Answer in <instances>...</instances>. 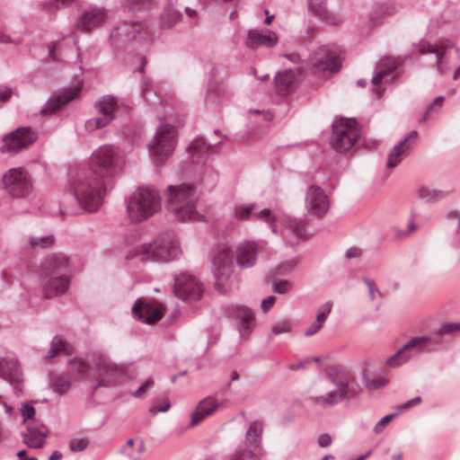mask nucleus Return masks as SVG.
Wrapping results in <instances>:
<instances>
[{
	"instance_id": "obj_1",
	"label": "nucleus",
	"mask_w": 460,
	"mask_h": 460,
	"mask_svg": "<svg viewBox=\"0 0 460 460\" xmlns=\"http://www.w3.org/2000/svg\"><path fill=\"white\" fill-rule=\"evenodd\" d=\"M124 163L123 152L114 145H102L93 152L87 168L71 184L73 195L84 210L92 213L100 208L108 185Z\"/></svg>"
},
{
	"instance_id": "obj_2",
	"label": "nucleus",
	"mask_w": 460,
	"mask_h": 460,
	"mask_svg": "<svg viewBox=\"0 0 460 460\" xmlns=\"http://www.w3.org/2000/svg\"><path fill=\"white\" fill-rule=\"evenodd\" d=\"M318 389L323 393L309 397L312 405L329 409L343 401L357 398L362 388L355 377L339 365L325 369V378L318 384Z\"/></svg>"
},
{
	"instance_id": "obj_3",
	"label": "nucleus",
	"mask_w": 460,
	"mask_h": 460,
	"mask_svg": "<svg viewBox=\"0 0 460 460\" xmlns=\"http://www.w3.org/2000/svg\"><path fill=\"white\" fill-rule=\"evenodd\" d=\"M459 332L460 323L445 322L429 334L411 338L398 351L386 359V364L392 367H398L421 354L447 349L450 341L445 336L453 335Z\"/></svg>"
},
{
	"instance_id": "obj_4",
	"label": "nucleus",
	"mask_w": 460,
	"mask_h": 460,
	"mask_svg": "<svg viewBox=\"0 0 460 460\" xmlns=\"http://www.w3.org/2000/svg\"><path fill=\"white\" fill-rule=\"evenodd\" d=\"M180 255V244L174 234L163 233L152 243L136 246L126 258L127 260L137 258L142 262L166 263L177 260Z\"/></svg>"
},
{
	"instance_id": "obj_5",
	"label": "nucleus",
	"mask_w": 460,
	"mask_h": 460,
	"mask_svg": "<svg viewBox=\"0 0 460 460\" xmlns=\"http://www.w3.org/2000/svg\"><path fill=\"white\" fill-rule=\"evenodd\" d=\"M69 262L62 254L49 256L41 264L40 274L44 279L42 294L52 298L64 294L70 286Z\"/></svg>"
},
{
	"instance_id": "obj_6",
	"label": "nucleus",
	"mask_w": 460,
	"mask_h": 460,
	"mask_svg": "<svg viewBox=\"0 0 460 460\" xmlns=\"http://www.w3.org/2000/svg\"><path fill=\"white\" fill-rule=\"evenodd\" d=\"M162 208L158 190L150 186L138 187L128 198L127 214L132 223L143 222Z\"/></svg>"
},
{
	"instance_id": "obj_7",
	"label": "nucleus",
	"mask_w": 460,
	"mask_h": 460,
	"mask_svg": "<svg viewBox=\"0 0 460 460\" xmlns=\"http://www.w3.org/2000/svg\"><path fill=\"white\" fill-rule=\"evenodd\" d=\"M178 139L176 128L165 121L158 126L153 142L148 145V153L153 162L163 164L173 153Z\"/></svg>"
},
{
	"instance_id": "obj_8",
	"label": "nucleus",
	"mask_w": 460,
	"mask_h": 460,
	"mask_svg": "<svg viewBox=\"0 0 460 460\" xmlns=\"http://www.w3.org/2000/svg\"><path fill=\"white\" fill-rule=\"evenodd\" d=\"M332 138L331 145L338 153L350 150L360 138V130L354 118H339L332 123Z\"/></svg>"
},
{
	"instance_id": "obj_9",
	"label": "nucleus",
	"mask_w": 460,
	"mask_h": 460,
	"mask_svg": "<svg viewBox=\"0 0 460 460\" xmlns=\"http://www.w3.org/2000/svg\"><path fill=\"white\" fill-rule=\"evenodd\" d=\"M2 185L5 192L13 199H25L33 190L31 173L23 167H13L2 176Z\"/></svg>"
},
{
	"instance_id": "obj_10",
	"label": "nucleus",
	"mask_w": 460,
	"mask_h": 460,
	"mask_svg": "<svg viewBox=\"0 0 460 460\" xmlns=\"http://www.w3.org/2000/svg\"><path fill=\"white\" fill-rule=\"evenodd\" d=\"M148 37L146 22H125L115 27L111 33V40L116 48H120L133 40H144Z\"/></svg>"
},
{
	"instance_id": "obj_11",
	"label": "nucleus",
	"mask_w": 460,
	"mask_h": 460,
	"mask_svg": "<svg viewBox=\"0 0 460 460\" xmlns=\"http://www.w3.org/2000/svg\"><path fill=\"white\" fill-rule=\"evenodd\" d=\"M37 138L30 128H19L3 138L0 152L14 155L28 148Z\"/></svg>"
},
{
	"instance_id": "obj_12",
	"label": "nucleus",
	"mask_w": 460,
	"mask_h": 460,
	"mask_svg": "<svg viewBox=\"0 0 460 460\" xmlns=\"http://www.w3.org/2000/svg\"><path fill=\"white\" fill-rule=\"evenodd\" d=\"M96 372H98L101 380L95 385V389L100 386H113L128 378V368L126 367L111 363L103 357H98Z\"/></svg>"
},
{
	"instance_id": "obj_13",
	"label": "nucleus",
	"mask_w": 460,
	"mask_h": 460,
	"mask_svg": "<svg viewBox=\"0 0 460 460\" xmlns=\"http://www.w3.org/2000/svg\"><path fill=\"white\" fill-rule=\"evenodd\" d=\"M311 62L314 68L330 73H336L341 66L337 56L336 46L333 44L319 47L311 56Z\"/></svg>"
},
{
	"instance_id": "obj_14",
	"label": "nucleus",
	"mask_w": 460,
	"mask_h": 460,
	"mask_svg": "<svg viewBox=\"0 0 460 460\" xmlns=\"http://www.w3.org/2000/svg\"><path fill=\"white\" fill-rule=\"evenodd\" d=\"M174 293L181 300L191 302L200 299L202 288L195 277L184 272L174 279Z\"/></svg>"
},
{
	"instance_id": "obj_15",
	"label": "nucleus",
	"mask_w": 460,
	"mask_h": 460,
	"mask_svg": "<svg viewBox=\"0 0 460 460\" xmlns=\"http://www.w3.org/2000/svg\"><path fill=\"white\" fill-rule=\"evenodd\" d=\"M0 377L7 381L13 387L15 393L22 391V373L17 358L13 355L0 357Z\"/></svg>"
},
{
	"instance_id": "obj_16",
	"label": "nucleus",
	"mask_w": 460,
	"mask_h": 460,
	"mask_svg": "<svg viewBox=\"0 0 460 460\" xmlns=\"http://www.w3.org/2000/svg\"><path fill=\"white\" fill-rule=\"evenodd\" d=\"M234 269V260L231 249L226 245H219L213 259V275L217 280L228 279Z\"/></svg>"
},
{
	"instance_id": "obj_17",
	"label": "nucleus",
	"mask_w": 460,
	"mask_h": 460,
	"mask_svg": "<svg viewBox=\"0 0 460 460\" xmlns=\"http://www.w3.org/2000/svg\"><path fill=\"white\" fill-rule=\"evenodd\" d=\"M305 206L309 213L322 217L328 211L330 202L321 187L310 185L305 193Z\"/></svg>"
},
{
	"instance_id": "obj_18",
	"label": "nucleus",
	"mask_w": 460,
	"mask_h": 460,
	"mask_svg": "<svg viewBox=\"0 0 460 460\" xmlns=\"http://www.w3.org/2000/svg\"><path fill=\"white\" fill-rule=\"evenodd\" d=\"M81 89L82 82H79L75 87L64 89L63 91L52 95L41 109V114L50 115L62 106L72 102L79 96Z\"/></svg>"
},
{
	"instance_id": "obj_19",
	"label": "nucleus",
	"mask_w": 460,
	"mask_h": 460,
	"mask_svg": "<svg viewBox=\"0 0 460 460\" xmlns=\"http://www.w3.org/2000/svg\"><path fill=\"white\" fill-rule=\"evenodd\" d=\"M108 18V12L104 8L93 7L84 10L79 16L76 25L81 31H90L101 26Z\"/></svg>"
},
{
	"instance_id": "obj_20",
	"label": "nucleus",
	"mask_w": 460,
	"mask_h": 460,
	"mask_svg": "<svg viewBox=\"0 0 460 460\" xmlns=\"http://www.w3.org/2000/svg\"><path fill=\"white\" fill-rule=\"evenodd\" d=\"M179 203L178 200L167 201V208L170 215L175 221L188 222L199 220L200 216L197 211V202Z\"/></svg>"
},
{
	"instance_id": "obj_21",
	"label": "nucleus",
	"mask_w": 460,
	"mask_h": 460,
	"mask_svg": "<svg viewBox=\"0 0 460 460\" xmlns=\"http://www.w3.org/2000/svg\"><path fill=\"white\" fill-rule=\"evenodd\" d=\"M418 137L417 130H411L402 140H400L390 151L387 158L386 167L393 169L402 161V155L410 151Z\"/></svg>"
},
{
	"instance_id": "obj_22",
	"label": "nucleus",
	"mask_w": 460,
	"mask_h": 460,
	"mask_svg": "<svg viewBox=\"0 0 460 460\" xmlns=\"http://www.w3.org/2000/svg\"><path fill=\"white\" fill-rule=\"evenodd\" d=\"M49 429L43 424L29 422L26 431L22 433V441L31 448H41L46 442Z\"/></svg>"
},
{
	"instance_id": "obj_23",
	"label": "nucleus",
	"mask_w": 460,
	"mask_h": 460,
	"mask_svg": "<svg viewBox=\"0 0 460 460\" xmlns=\"http://www.w3.org/2000/svg\"><path fill=\"white\" fill-rule=\"evenodd\" d=\"M132 314L136 319L148 324L157 322L163 315L160 307L145 303L141 299L135 302L132 307Z\"/></svg>"
},
{
	"instance_id": "obj_24",
	"label": "nucleus",
	"mask_w": 460,
	"mask_h": 460,
	"mask_svg": "<svg viewBox=\"0 0 460 460\" xmlns=\"http://www.w3.org/2000/svg\"><path fill=\"white\" fill-rule=\"evenodd\" d=\"M278 41L277 35L268 29L250 30L247 33L245 45L251 49H256L260 47H272Z\"/></svg>"
},
{
	"instance_id": "obj_25",
	"label": "nucleus",
	"mask_w": 460,
	"mask_h": 460,
	"mask_svg": "<svg viewBox=\"0 0 460 460\" xmlns=\"http://www.w3.org/2000/svg\"><path fill=\"white\" fill-rule=\"evenodd\" d=\"M94 108L101 115L112 117V120L116 119L121 110L127 112L129 109L128 105L120 102L117 97L112 95H105L97 100Z\"/></svg>"
},
{
	"instance_id": "obj_26",
	"label": "nucleus",
	"mask_w": 460,
	"mask_h": 460,
	"mask_svg": "<svg viewBox=\"0 0 460 460\" xmlns=\"http://www.w3.org/2000/svg\"><path fill=\"white\" fill-rule=\"evenodd\" d=\"M178 200L179 203L197 202L196 188L190 183L170 185L167 187V201Z\"/></svg>"
},
{
	"instance_id": "obj_27",
	"label": "nucleus",
	"mask_w": 460,
	"mask_h": 460,
	"mask_svg": "<svg viewBox=\"0 0 460 460\" xmlns=\"http://www.w3.org/2000/svg\"><path fill=\"white\" fill-rule=\"evenodd\" d=\"M219 407L220 403L215 398L211 396L204 398L191 412L190 427L198 425L203 420L212 415Z\"/></svg>"
},
{
	"instance_id": "obj_28",
	"label": "nucleus",
	"mask_w": 460,
	"mask_h": 460,
	"mask_svg": "<svg viewBox=\"0 0 460 460\" xmlns=\"http://www.w3.org/2000/svg\"><path fill=\"white\" fill-rule=\"evenodd\" d=\"M308 8L315 17L328 24L338 25L341 21L338 14L327 9L326 0H308Z\"/></svg>"
},
{
	"instance_id": "obj_29",
	"label": "nucleus",
	"mask_w": 460,
	"mask_h": 460,
	"mask_svg": "<svg viewBox=\"0 0 460 460\" xmlns=\"http://www.w3.org/2000/svg\"><path fill=\"white\" fill-rule=\"evenodd\" d=\"M258 247L255 243H241L236 249V262L241 268L252 267L256 261Z\"/></svg>"
},
{
	"instance_id": "obj_30",
	"label": "nucleus",
	"mask_w": 460,
	"mask_h": 460,
	"mask_svg": "<svg viewBox=\"0 0 460 460\" xmlns=\"http://www.w3.org/2000/svg\"><path fill=\"white\" fill-rule=\"evenodd\" d=\"M70 367V375L74 380L77 378L94 374L97 371L98 358H93L92 362L84 360L82 358H75L68 362Z\"/></svg>"
},
{
	"instance_id": "obj_31",
	"label": "nucleus",
	"mask_w": 460,
	"mask_h": 460,
	"mask_svg": "<svg viewBox=\"0 0 460 460\" xmlns=\"http://www.w3.org/2000/svg\"><path fill=\"white\" fill-rule=\"evenodd\" d=\"M289 247H295V245L301 242H305L309 238L305 227V218L289 217Z\"/></svg>"
},
{
	"instance_id": "obj_32",
	"label": "nucleus",
	"mask_w": 460,
	"mask_h": 460,
	"mask_svg": "<svg viewBox=\"0 0 460 460\" xmlns=\"http://www.w3.org/2000/svg\"><path fill=\"white\" fill-rule=\"evenodd\" d=\"M211 150L212 146L203 137H197L193 139V141L188 146L187 148L191 161L195 164L205 162Z\"/></svg>"
},
{
	"instance_id": "obj_33",
	"label": "nucleus",
	"mask_w": 460,
	"mask_h": 460,
	"mask_svg": "<svg viewBox=\"0 0 460 460\" xmlns=\"http://www.w3.org/2000/svg\"><path fill=\"white\" fill-rule=\"evenodd\" d=\"M234 316L239 325V332L242 337L247 336L254 326V314L244 306H237L234 309Z\"/></svg>"
},
{
	"instance_id": "obj_34",
	"label": "nucleus",
	"mask_w": 460,
	"mask_h": 460,
	"mask_svg": "<svg viewBox=\"0 0 460 460\" xmlns=\"http://www.w3.org/2000/svg\"><path fill=\"white\" fill-rule=\"evenodd\" d=\"M454 47V43L450 40H445L439 45H433L429 42H421L419 46V52L422 55L434 53L436 55V62L440 68L443 58L447 54V50Z\"/></svg>"
},
{
	"instance_id": "obj_35",
	"label": "nucleus",
	"mask_w": 460,
	"mask_h": 460,
	"mask_svg": "<svg viewBox=\"0 0 460 460\" xmlns=\"http://www.w3.org/2000/svg\"><path fill=\"white\" fill-rule=\"evenodd\" d=\"M263 432V422L259 420L252 421L245 433L247 444L253 449H261Z\"/></svg>"
},
{
	"instance_id": "obj_36",
	"label": "nucleus",
	"mask_w": 460,
	"mask_h": 460,
	"mask_svg": "<svg viewBox=\"0 0 460 460\" xmlns=\"http://www.w3.org/2000/svg\"><path fill=\"white\" fill-rule=\"evenodd\" d=\"M289 61L295 63L296 66L293 68L289 66V94L294 91L295 84L301 82L305 76V69L303 64L297 63L300 56L296 53H289Z\"/></svg>"
},
{
	"instance_id": "obj_37",
	"label": "nucleus",
	"mask_w": 460,
	"mask_h": 460,
	"mask_svg": "<svg viewBox=\"0 0 460 460\" xmlns=\"http://www.w3.org/2000/svg\"><path fill=\"white\" fill-rule=\"evenodd\" d=\"M451 193L452 190H435L427 186H422L418 190L419 198L427 203H436L446 199Z\"/></svg>"
},
{
	"instance_id": "obj_38",
	"label": "nucleus",
	"mask_w": 460,
	"mask_h": 460,
	"mask_svg": "<svg viewBox=\"0 0 460 460\" xmlns=\"http://www.w3.org/2000/svg\"><path fill=\"white\" fill-rule=\"evenodd\" d=\"M73 347L69 345L62 337L55 336L50 343V349L46 355V358H52L60 354L71 355Z\"/></svg>"
},
{
	"instance_id": "obj_39",
	"label": "nucleus",
	"mask_w": 460,
	"mask_h": 460,
	"mask_svg": "<svg viewBox=\"0 0 460 460\" xmlns=\"http://www.w3.org/2000/svg\"><path fill=\"white\" fill-rule=\"evenodd\" d=\"M175 4H167L164 13L161 14V26L163 28H171L175 25L181 19V14L174 8Z\"/></svg>"
},
{
	"instance_id": "obj_40",
	"label": "nucleus",
	"mask_w": 460,
	"mask_h": 460,
	"mask_svg": "<svg viewBox=\"0 0 460 460\" xmlns=\"http://www.w3.org/2000/svg\"><path fill=\"white\" fill-rule=\"evenodd\" d=\"M141 92L143 99L150 104H155L156 102L163 103L164 100L154 88V85L146 80H143L141 83Z\"/></svg>"
},
{
	"instance_id": "obj_41",
	"label": "nucleus",
	"mask_w": 460,
	"mask_h": 460,
	"mask_svg": "<svg viewBox=\"0 0 460 460\" xmlns=\"http://www.w3.org/2000/svg\"><path fill=\"white\" fill-rule=\"evenodd\" d=\"M229 460H262L261 455L248 447L247 445H240L229 456Z\"/></svg>"
},
{
	"instance_id": "obj_42",
	"label": "nucleus",
	"mask_w": 460,
	"mask_h": 460,
	"mask_svg": "<svg viewBox=\"0 0 460 460\" xmlns=\"http://www.w3.org/2000/svg\"><path fill=\"white\" fill-rule=\"evenodd\" d=\"M112 121V117L109 116H99L89 119L85 121V130L88 132H93L97 129L107 127Z\"/></svg>"
},
{
	"instance_id": "obj_43",
	"label": "nucleus",
	"mask_w": 460,
	"mask_h": 460,
	"mask_svg": "<svg viewBox=\"0 0 460 460\" xmlns=\"http://www.w3.org/2000/svg\"><path fill=\"white\" fill-rule=\"evenodd\" d=\"M135 446V441L133 438H129L128 441H127V444L126 446H124L121 449V452L127 456L130 460H139L140 459V456L142 455V453L144 452L145 450V444L143 441H140L137 445V451L136 453H130L129 452V449H131L132 447H134Z\"/></svg>"
},
{
	"instance_id": "obj_44",
	"label": "nucleus",
	"mask_w": 460,
	"mask_h": 460,
	"mask_svg": "<svg viewBox=\"0 0 460 460\" xmlns=\"http://www.w3.org/2000/svg\"><path fill=\"white\" fill-rule=\"evenodd\" d=\"M76 0H48L41 5L43 12L55 13L59 8L73 4Z\"/></svg>"
},
{
	"instance_id": "obj_45",
	"label": "nucleus",
	"mask_w": 460,
	"mask_h": 460,
	"mask_svg": "<svg viewBox=\"0 0 460 460\" xmlns=\"http://www.w3.org/2000/svg\"><path fill=\"white\" fill-rule=\"evenodd\" d=\"M275 91L279 95L288 94V71L279 72L274 78Z\"/></svg>"
},
{
	"instance_id": "obj_46",
	"label": "nucleus",
	"mask_w": 460,
	"mask_h": 460,
	"mask_svg": "<svg viewBox=\"0 0 460 460\" xmlns=\"http://www.w3.org/2000/svg\"><path fill=\"white\" fill-rule=\"evenodd\" d=\"M254 218L261 220L269 225L273 233H277L276 217L269 208H263L260 212L253 215Z\"/></svg>"
},
{
	"instance_id": "obj_47",
	"label": "nucleus",
	"mask_w": 460,
	"mask_h": 460,
	"mask_svg": "<svg viewBox=\"0 0 460 460\" xmlns=\"http://www.w3.org/2000/svg\"><path fill=\"white\" fill-rule=\"evenodd\" d=\"M54 240H55L54 235L49 234V235L41 236V237H38V236L30 237L29 243H30V245L31 248L45 249V248L51 247L54 243Z\"/></svg>"
},
{
	"instance_id": "obj_48",
	"label": "nucleus",
	"mask_w": 460,
	"mask_h": 460,
	"mask_svg": "<svg viewBox=\"0 0 460 460\" xmlns=\"http://www.w3.org/2000/svg\"><path fill=\"white\" fill-rule=\"evenodd\" d=\"M72 380L65 377H57L51 381V386L55 393L63 395L66 394L71 387Z\"/></svg>"
},
{
	"instance_id": "obj_49",
	"label": "nucleus",
	"mask_w": 460,
	"mask_h": 460,
	"mask_svg": "<svg viewBox=\"0 0 460 460\" xmlns=\"http://www.w3.org/2000/svg\"><path fill=\"white\" fill-rule=\"evenodd\" d=\"M398 65V61L393 58H383L376 66L380 70H384L385 75H390L396 70Z\"/></svg>"
},
{
	"instance_id": "obj_50",
	"label": "nucleus",
	"mask_w": 460,
	"mask_h": 460,
	"mask_svg": "<svg viewBox=\"0 0 460 460\" xmlns=\"http://www.w3.org/2000/svg\"><path fill=\"white\" fill-rule=\"evenodd\" d=\"M155 3V0H128L129 9L132 13L146 12Z\"/></svg>"
},
{
	"instance_id": "obj_51",
	"label": "nucleus",
	"mask_w": 460,
	"mask_h": 460,
	"mask_svg": "<svg viewBox=\"0 0 460 460\" xmlns=\"http://www.w3.org/2000/svg\"><path fill=\"white\" fill-rule=\"evenodd\" d=\"M254 209L253 204H248L246 206H235L233 210V217L238 220H246L250 217L252 212Z\"/></svg>"
},
{
	"instance_id": "obj_52",
	"label": "nucleus",
	"mask_w": 460,
	"mask_h": 460,
	"mask_svg": "<svg viewBox=\"0 0 460 460\" xmlns=\"http://www.w3.org/2000/svg\"><path fill=\"white\" fill-rule=\"evenodd\" d=\"M208 96L214 102L227 97L228 92L225 85L215 84L209 88Z\"/></svg>"
},
{
	"instance_id": "obj_53",
	"label": "nucleus",
	"mask_w": 460,
	"mask_h": 460,
	"mask_svg": "<svg viewBox=\"0 0 460 460\" xmlns=\"http://www.w3.org/2000/svg\"><path fill=\"white\" fill-rule=\"evenodd\" d=\"M332 309V303L331 301H327L324 304H323L316 314L315 320L321 323H323L329 314H331Z\"/></svg>"
},
{
	"instance_id": "obj_54",
	"label": "nucleus",
	"mask_w": 460,
	"mask_h": 460,
	"mask_svg": "<svg viewBox=\"0 0 460 460\" xmlns=\"http://www.w3.org/2000/svg\"><path fill=\"white\" fill-rule=\"evenodd\" d=\"M399 414V412H394L384 416L374 427V432L376 434L381 433L384 429Z\"/></svg>"
},
{
	"instance_id": "obj_55",
	"label": "nucleus",
	"mask_w": 460,
	"mask_h": 460,
	"mask_svg": "<svg viewBox=\"0 0 460 460\" xmlns=\"http://www.w3.org/2000/svg\"><path fill=\"white\" fill-rule=\"evenodd\" d=\"M86 438H72L69 440V448L72 452H81L88 447Z\"/></svg>"
},
{
	"instance_id": "obj_56",
	"label": "nucleus",
	"mask_w": 460,
	"mask_h": 460,
	"mask_svg": "<svg viewBox=\"0 0 460 460\" xmlns=\"http://www.w3.org/2000/svg\"><path fill=\"white\" fill-rule=\"evenodd\" d=\"M155 385V381L153 379H147L141 386L138 387L137 391H135L132 395L135 398H144L146 393Z\"/></svg>"
},
{
	"instance_id": "obj_57",
	"label": "nucleus",
	"mask_w": 460,
	"mask_h": 460,
	"mask_svg": "<svg viewBox=\"0 0 460 460\" xmlns=\"http://www.w3.org/2000/svg\"><path fill=\"white\" fill-rule=\"evenodd\" d=\"M21 414L24 423H29V420H32L35 415V409L33 406L24 403L21 409Z\"/></svg>"
},
{
	"instance_id": "obj_58",
	"label": "nucleus",
	"mask_w": 460,
	"mask_h": 460,
	"mask_svg": "<svg viewBox=\"0 0 460 460\" xmlns=\"http://www.w3.org/2000/svg\"><path fill=\"white\" fill-rule=\"evenodd\" d=\"M443 102H444V97L442 95L438 96L437 98H435L433 100V102L431 103H429V105L427 108V111L424 112V114L422 116V120L423 121L427 120L428 118H429V112L431 111H433V109L435 107H441Z\"/></svg>"
},
{
	"instance_id": "obj_59",
	"label": "nucleus",
	"mask_w": 460,
	"mask_h": 460,
	"mask_svg": "<svg viewBox=\"0 0 460 460\" xmlns=\"http://www.w3.org/2000/svg\"><path fill=\"white\" fill-rule=\"evenodd\" d=\"M421 401L422 400H421L420 396H416V397L405 402L402 405H400L399 410H400V411H408L411 408H413V407L419 405L421 402Z\"/></svg>"
},
{
	"instance_id": "obj_60",
	"label": "nucleus",
	"mask_w": 460,
	"mask_h": 460,
	"mask_svg": "<svg viewBox=\"0 0 460 460\" xmlns=\"http://www.w3.org/2000/svg\"><path fill=\"white\" fill-rule=\"evenodd\" d=\"M363 282L367 285V287L368 288V294H369L370 299L374 300L376 297V296H375L376 292H379L375 281L373 279L364 278Z\"/></svg>"
},
{
	"instance_id": "obj_61",
	"label": "nucleus",
	"mask_w": 460,
	"mask_h": 460,
	"mask_svg": "<svg viewBox=\"0 0 460 460\" xmlns=\"http://www.w3.org/2000/svg\"><path fill=\"white\" fill-rule=\"evenodd\" d=\"M276 302L275 296H270L261 301V307L264 314L268 313Z\"/></svg>"
},
{
	"instance_id": "obj_62",
	"label": "nucleus",
	"mask_w": 460,
	"mask_h": 460,
	"mask_svg": "<svg viewBox=\"0 0 460 460\" xmlns=\"http://www.w3.org/2000/svg\"><path fill=\"white\" fill-rule=\"evenodd\" d=\"M386 383L387 382L384 379H372L367 381L366 386L369 390H377L379 388L385 386Z\"/></svg>"
},
{
	"instance_id": "obj_63",
	"label": "nucleus",
	"mask_w": 460,
	"mask_h": 460,
	"mask_svg": "<svg viewBox=\"0 0 460 460\" xmlns=\"http://www.w3.org/2000/svg\"><path fill=\"white\" fill-rule=\"evenodd\" d=\"M249 113L260 116L261 120L265 122H270L273 119V115L269 111L249 110Z\"/></svg>"
},
{
	"instance_id": "obj_64",
	"label": "nucleus",
	"mask_w": 460,
	"mask_h": 460,
	"mask_svg": "<svg viewBox=\"0 0 460 460\" xmlns=\"http://www.w3.org/2000/svg\"><path fill=\"white\" fill-rule=\"evenodd\" d=\"M323 326V323L317 322L316 320L310 324V326L305 331V336H312L317 333Z\"/></svg>"
}]
</instances>
